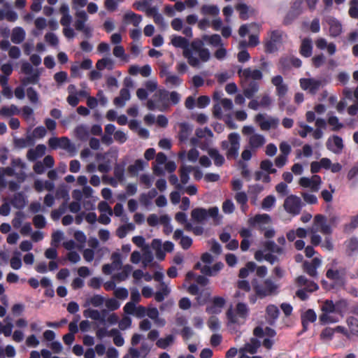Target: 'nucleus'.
Listing matches in <instances>:
<instances>
[{
  "mask_svg": "<svg viewBox=\"0 0 358 358\" xmlns=\"http://www.w3.org/2000/svg\"><path fill=\"white\" fill-rule=\"evenodd\" d=\"M182 55L192 67H198L201 63H206L210 58L209 50L204 47L203 41L199 38L192 41L189 48Z\"/></svg>",
  "mask_w": 358,
  "mask_h": 358,
  "instance_id": "1",
  "label": "nucleus"
},
{
  "mask_svg": "<svg viewBox=\"0 0 358 358\" xmlns=\"http://www.w3.org/2000/svg\"><path fill=\"white\" fill-rule=\"evenodd\" d=\"M311 234L310 242L313 245H318L322 243V236L318 234L320 232L323 235H331L333 232L332 227L327 223V217L317 214L314 217L312 227L308 229Z\"/></svg>",
  "mask_w": 358,
  "mask_h": 358,
  "instance_id": "2",
  "label": "nucleus"
},
{
  "mask_svg": "<svg viewBox=\"0 0 358 358\" xmlns=\"http://www.w3.org/2000/svg\"><path fill=\"white\" fill-rule=\"evenodd\" d=\"M341 302L334 303L331 300L324 301L321 306L322 313L319 317L320 321L323 324L338 322L341 316Z\"/></svg>",
  "mask_w": 358,
  "mask_h": 358,
  "instance_id": "3",
  "label": "nucleus"
},
{
  "mask_svg": "<svg viewBox=\"0 0 358 358\" xmlns=\"http://www.w3.org/2000/svg\"><path fill=\"white\" fill-rule=\"evenodd\" d=\"M147 107L150 110H166L169 107V91L159 90L147 102Z\"/></svg>",
  "mask_w": 358,
  "mask_h": 358,
  "instance_id": "4",
  "label": "nucleus"
},
{
  "mask_svg": "<svg viewBox=\"0 0 358 358\" xmlns=\"http://www.w3.org/2000/svg\"><path fill=\"white\" fill-rule=\"evenodd\" d=\"M241 136L238 133L232 132L229 134L228 140L222 142V148L226 150L228 159H236L238 156Z\"/></svg>",
  "mask_w": 358,
  "mask_h": 358,
  "instance_id": "5",
  "label": "nucleus"
},
{
  "mask_svg": "<svg viewBox=\"0 0 358 358\" xmlns=\"http://www.w3.org/2000/svg\"><path fill=\"white\" fill-rule=\"evenodd\" d=\"M253 288L257 296L263 299L266 296L276 295L278 293L279 285L268 278L262 283H256L253 285Z\"/></svg>",
  "mask_w": 358,
  "mask_h": 358,
  "instance_id": "6",
  "label": "nucleus"
},
{
  "mask_svg": "<svg viewBox=\"0 0 358 358\" xmlns=\"http://www.w3.org/2000/svg\"><path fill=\"white\" fill-rule=\"evenodd\" d=\"M59 12L62 15L60 24L63 27V34L68 39H73L76 36L74 29L71 27L72 16L69 13V7L66 3H62L59 8Z\"/></svg>",
  "mask_w": 358,
  "mask_h": 358,
  "instance_id": "7",
  "label": "nucleus"
},
{
  "mask_svg": "<svg viewBox=\"0 0 358 358\" xmlns=\"http://www.w3.org/2000/svg\"><path fill=\"white\" fill-rule=\"evenodd\" d=\"M255 131V129L252 126H244L242 129V133L244 135L249 136L248 144L250 148L256 151L266 143V138L262 134Z\"/></svg>",
  "mask_w": 358,
  "mask_h": 358,
  "instance_id": "8",
  "label": "nucleus"
},
{
  "mask_svg": "<svg viewBox=\"0 0 358 358\" xmlns=\"http://www.w3.org/2000/svg\"><path fill=\"white\" fill-rule=\"evenodd\" d=\"M18 169H25L26 164L20 158L13 159L11 166L0 167V187H7L8 182L6 176H14Z\"/></svg>",
  "mask_w": 358,
  "mask_h": 358,
  "instance_id": "9",
  "label": "nucleus"
},
{
  "mask_svg": "<svg viewBox=\"0 0 358 358\" xmlns=\"http://www.w3.org/2000/svg\"><path fill=\"white\" fill-rule=\"evenodd\" d=\"M227 318L231 323H243L249 314V308L246 303H238L235 309L231 308L227 311Z\"/></svg>",
  "mask_w": 358,
  "mask_h": 358,
  "instance_id": "10",
  "label": "nucleus"
},
{
  "mask_svg": "<svg viewBox=\"0 0 358 358\" xmlns=\"http://www.w3.org/2000/svg\"><path fill=\"white\" fill-rule=\"evenodd\" d=\"M49 146L54 150L61 148L66 150L72 156L76 153V147L68 137H52L48 140Z\"/></svg>",
  "mask_w": 358,
  "mask_h": 358,
  "instance_id": "11",
  "label": "nucleus"
},
{
  "mask_svg": "<svg viewBox=\"0 0 358 358\" xmlns=\"http://www.w3.org/2000/svg\"><path fill=\"white\" fill-rule=\"evenodd\" d=\"M219 209L217 207H212L208 210L203 208H196L192 210L191 215L193 220L198 223H203L208 217H216L218 215Z\"/></svg>",
  "mask_w": 358,
  "mask_h": 358,
  "instance_id": "12",
  "label": "nucleus"
},
{
  "mask_svg": "<svg viewBox=\"0 0 358 358\" xmlns=\"http://www.w3.org/2000/svg\"><path fill=\"white\" fill-rule=\"evenodd\" d=\"M255 121L259 124L262 131H268L271 129H276L280 123L278 117L267 115L264 113H259L255 117Z\"/></svg>",
  "mask_w": 358,
  "mask_h": 358,
  "instance_id": "13",
  "label": "nucleus"
},
{
  "mask_svg": "<svg viewBox=\"0 0 358 358\" xmlns=\"http://www.w3.org/2000/svg\"><path fill=\"white\" fill-rule=\"evenodd\" d=\"M283 206L287 213L295 216L300 213L303 203L300 197L290 195L285 199Z\"/></svg>",
  "mask_w": 358,
  "mask_h": 358,
  "instance_id": "14",
  "label": "nucleus"
},
{
  "mask_svg": "<svg viewBox=\"0 0 358 358\" xmlns=\"http://www.w3.org/2000/svg\"><path fill=\"white\" fill-rule=\"evenodd\" d=\"M77 19L74 22V27L76 30L82 31L87 37L92 35V28L86 24L88 20V15L85 10H78L76 13Z\"/></svg>",
  "mask_w": 358,
  "mask_h": 358,
  "instance_id": "15",
  "label": "nucleus"
},
{
  "mask_svg": "<svg viewBox=\"0 0 358 358\" xmlns=\"http://www.w3.org/2000/svg\"><path fill=\"white\" fill-rule=\"evenodd\" d=\"M238 74L243 83H246L250 80L255 82L262 80L263 78L261 70L252 68L240 69L238 71Z\"/></svg>",
  "mask_w": 358,
  "mask_h": 358,
  "instance_id": "16",
  "label": "nucleus"
},
{
  "mask_svg": "<svg viewBox=\"0 0 358 358\" xmlns=\"http://www.w3.org/2000/svg\"><path fill=\"white\" fill-rule=\"evenodd\" d=\"M159 75L164 79V83L169 87H179L182 81L178 76L169 71L166 66L162 67Z\"/></svg>",
  "mask_w": 358,
  "mask_h": 358,
  "instance_id": "17",
  "label": "nucleus"
},
{
  "mask_svg": "<svg viewBox=\"0 0 358 358\" xmlns=\"http://www.w3.org/2000/svg\"><path fill=\"white\" fill-rule=\"evenodd\" d=\"M299 83L303 90H308L313 94H315L324 85L322 80L315 78H301Z\"/></svg>",
  "mask_w": 358,
  "mask_h": 358,
  "instance_id": "18",
  "label": "nucleus"
},
{
  "mask_svg": "<svg viewBox=\"0 0 358 358\" xmlns=\"http://www.w3.org/2000/svg\"><path fill=\"white\" fill-rule=\"evenodd\" d=\"M299 184L304 188H308L312 192H317L320 189L322 179L317 175H313L310 178L302 177L299 179Z\"/></svg>",
  "mask_w": 358,
  "mask_h": 358,
  "instance_id": "19",
  "label": "nucleus"
},
{
  "mask_svg": "<svg viewBox=\"0 0 358 358\" xmlns=\"http://www.w3.org/2000/svg\"><path fill=\"white\" fill-rule=\"evenodd\" d=\"M282 32L280 30H273L270 32L268 39L266 41V50L269 52L275 51L278 45L281 43Z\"/></svg>",
  "mask_w": 358,
  "mask_h": 358,
  "instance_id": "20",
  "label": "nucleus"
},
{
  "mask_svg": "<svg viewBox=\"0 0 358 358\" xmlns=\"http://www.w3.org/2000/svg\"><path fill=\"white\" fill-rule=\"evenodd\" d=\"M326 146L334 154L339 155L342 152L344 144L341 137L333 135L327 139Z\"/></svg>",
  "mask_w": 358,
  "mask_h": 358,
  "instance_id": "21",
  "label": "nucleus"
},
{
  "mask_svg": "<svg viewBox=\"0 0 358 358\" xmlns=\"http://www.w3.org/2000/svg\"><path fill=\"white\" fill-rule=\"evenodd\" d=\"M108 315V311L106 310H102L99 311L98 310L88 308L84 310L83 315L86 318H90L95 321H99L100 323L101 322H104L105 317H106Z\"/></svg>",
  "mask_w": 358,
  "mask_h": 358,
  "instance_id": "22",
  "label": "nucleus"
},
{
  "mask_svg": "<svg viewBox=\"0 0 358 358\" xmlns=\"http://www.w3.org/2000/svg\"><path fill=\"white\" fill-rule=\"evenodd\" d=\"M303 0H294L293 2L292 9L287 15L284 20L285 24H289L290 22L299 15L303 10Z\"/></svg>",
  "mask_w": 358,
  "mask_h": 358,
  "instance_id": "23",
  "label": "nucleus"
},
{
  "mask_svg": "<svg viewBox=\"0 0 358 358\" xmlns=\"http://www.w3.org/2000/svg\"><path fill=\"white\" fill-rule=\"evenodd\" d=\"M271 218L268 214H259L255 215L250 220L252 225H257L261 230L265 229L266 225L270 224Z\"/></svg>",
  "mask_w": 358,
  "mask_h": 358,
  "instance_id": "24",
  "label": "nucleus"
},
{
  "mask_svg": "<svg viewBox=\"0 0 358 358\" xmlns=\"http://www.w3.org/2000/svg\"><path fill=\"white\" fill-rule=\"evenodd\" d=\"M187 291L189 294L197 296L196 301L199 304L205 303L210 297L209 292H199V287L195 284L190 285L187 288Z\"/></svg>",
  "mask_w": 358,
  "mask_h": 358,
  "instance_id": "25",
  "label": "nucleus"
},
{
  "mask_svg": "<svg viewBox=\"0 0 358 358\" xmlns=\"http://www.w3.org/2000/svg\"><path fill=\"white\" fill-rule=\"evenodd\" d=\"M345 272L344 269H332L329 268L327 271V277L329 280L334 281L338 285H343L344 283Z\"/></svg>",
  "mask_w": 358,
  "mask_h": 358,
  "instance_id": "26",
  "label": "nucleus"
},
{
  "mask_svg": "<svg viewBox=\"0 0 358 358\" xmlns=\"http://www.w3.org/2000/svg\"><path fill=\"white\" fill-rule=\"evenodd\" d=\"M146 316L153 320L154 323L158 327H164L166 324L165 319L159 317V313L157 308L149 306L147 308Z\"/></svg>",
  "mask_w": 358,
  "mask_h": 358,
  "instance_id": "27",
  "label": "nucleus"
},
{
  "mask_svg": "<svg viewBox=\"0 0 358 358\" xmlns=\"http://www.w3.org/2000/svg\"><path fill=\"white\" fill-rule=\"evenodd\" d=\"M266 250H257L255 254V258L258 262H262L263 260H266V262L271 263V264H275L278 262V258L275 255L272 254L270 252H266Z\"/></svg>",
  "mask_w": 358,
  "mask_h": 358,
  "instance_id": "28",
  "label": "nucleus"
},
{
  "mask_svg": "<svg viewBox=\"0 0 358 358\" xmlns=\"http://www.w3.org/2000/svg\"><path fill=\"white\" fill-rule=\"evenodd\" d=\"M272 84L276 88V93L279 96H283L287 92V86L283 82V78L281 76H276L271 79Z\"/></svg>",
  "mask_w": 358,
  "mask_h": 358,
  "instance_id": "29",
  "label": "nucleus"
},
{
  "mask_svg": "<svg viewBox=\"0 0 358 358\" xmlns=\"http://www.w3.org/2000/svg\"><path fill=\"white\" fill-rule=\"evenodd\" d=\"M171 43L177 48H181L183 50V52L185 50L188 49L190 45V43L189 39L185 37H182L180 36L173 35L171 38Z\"/></svg>",
  "mask_w": 358,
  "mask_h": 358,
  "instance_id": "30",
  "label": "nucleus"
},
{
  "mask_svg": "<svg viewBox=\"0 0 358 358\" xmlns=\"http://www.w3.org/2000/svg\"><path fill=\"white\" fill-rule=\"evenodd\" d=\"M46 151L45 145L43 144L38 145L35 148L30 149L27 152V159L30 161H35L38 158L43 157Z\"/></svg>",
  "mask_w": 358,
  "mask_h": 358,
  "instance_id": "31",
  "label": "nucleus"
},
{
  "mask_svg": "<svg viewBox=\"0 0 358 358\" xmlns=\"http://www.w3.org/2000/svg\"><path fill=\"white\" fill-rule=\"evenodd\" d=\"M327 23L329 26V34L332 37H336L342 32V25L334 17H329Z\"/></svg>",
  "mask_w": 358,
  "mask_h": 358,
  "instance_id": "32",
  "label": "nucleus"
},
{
  "mask_svg": "<svg viewBox=\"0 0 358 358\" xmlns=\"http://www.w3.org/2000/svg\"><path fill=\"white\" fill-rule=\"evenodd\" d=\"M317 319L315 312L312 309H308L301 315L302 324L304 330L308 328L310 323L314 322Z\"/></svg>",
  "mask_w": 358,
  "mask_h": 358,
  "instance_id": "33",
  "label": "nucleus"
},
{
  "mask_svg": "<svg viewBox=\"0 0 358 358\" xmlns=\"http://www.w3.org/2000/svg\"><path fill=\"white\" fill-rule=\"evenodd\" d=\"M130 98L131 94L128 88H122L120 92V96L115 98L114 104L118 107H123Z\"/></svg>",
  "mask_w": 358,
  "mask_h": 358,
  "instance_id": "34",
  "label": "nucleus"
},
{
  "mask_svg": "<svg viewBox=\"0 0 358 358\" xmlns=\"http://www.w3.org/2000/svg\"><path fill=\"white\" fill-rule=\"evenodd\" d=\"M223 266L224 264L222 262H217L213 266L209 265H204L202 268H201V272L206 275L215 276L220 270H222Z\"/></svg>",
  "mask_w": 358,
  "mask_h": 358,
  "instance_id": "35",
  "label": "nucleus"
},
{
  "mask_svg": "<svg viewBox=\"0 0 358 358\" xmlns=\"http://www.w3.org/2000/svg\"><path fill=\"white\" fill-rule=\"evenodd\" d=\"M121 268L122 270L120 272L113 275L112 278L114 280H117L118 282L124 281L128 278L133 270V267L129 264H126L123 266H122Z\"/></svg>",
  "mask_w": 358,
  "mask_h": 358,
  "instance_id": "36",
  "label": "nucleus"
},
{
  "mask_svg": "<svg viewBox=\"0 0 358 358\" xmlns=\"http://www.w3.org/2000/svg\"><path fill=\"white\" fill-rule=\"evenodd\" d=\"M124 20L126 23L132 24L134 27H138L142 21V16L129 10L124 15Z\"/></svg>",
  "mask_w": 358,
  "mask_h": 358,
  "instance_id": "37",
  "label": "nucleus"
},
{
  "mask_svg": "<svg viewBox=\"0 0 358 358\" xmlns=\"http://www.w3.org/2000/svg\"><path fill=\"white\" fill-rule=\"evenodd\" d=\"M203 43L206 42L209 45L213 46V47H220V46H224V43H222V40L220 35L218 34H213V35H207L203 34L201 37V39Z\"/></svg>",
  "mask_w": 358,
  "mask_h": 358,
  "instance_id": "38",
  "label": "nucleus"
},
{
  "mask_svg": "<svg viewBox=\"0 0 358 358\" xmlns=\"http://www.w3.org/2000/svg\"><path fill=\"white\" fill-rule=\"evenodd\" d=\"M259 346L260 341L256 338H252L243 348H240L239 352L245 351L250 354H255L257 352Z\"/></svg>",
  "mask_w": 358,
  "mask_h": 358,
  "instance_id": "39",
  "label": "nucleus"
},
{
  "mask_svg": "<svg viewBox=\"0 0 358 358\" xmlns=\"http://www.w3.org/2000/svg\"><path fill=\"white\" fill-rule=\"evenodd\" d=\"M20 110L14 104L10 106H4L0 108V115L4 117H12L15 115H18Z\"/></svg>",
  "mask_w": 358,
  "mask_h": 358,
  "instance_id": "40",
  "label": "nucleus"
},
{
  "mask_svg": "<svg viewBox=\"0 0 358 358\" xmlns=\"http://www.w3.org/2000/svg\"><path fill=\"white\" fill-rule=\"evenodd\" d=\"M34 188L38 192H41L44 189L52 191L55 188V184L48 180L43 181L41 180H36L34 182Z\"/></svg>",
  "mask_w": 358,
  "mask_h": 358,
  "instance_id": "41",
  "label": "nucleus"
},
{
  "mask_svg": "<svg viewBox=\"0 0 358 358\" xmlns=\"http://www.w3.org/2000/svg\"><path fill=\"white\" fill-rule=\"evenodd\" d=\"M266 317L270 322V324H273L278 319L280 311L278 308L275 305H268L266 307Z\"/></svg>",
  "mask_w": 358,
  "mask_h": 358,
  "instance_id": "42",
  "label": "nucleus"
},
{
  "mask_svg": "<svg viewBox=\"0 0 358 358\" xmlns=\"http://www.w3.org/2000/svg\"><path fill=\"white\" fill-rule=\"evenodd\" d=\"M313 45L312 41L310 38H305L302 41L300 53L305 57H309L312 55Z\"/></svg>",
  "mask_w": 358,
  "mask_h": 358,
  "instance_id": "43",
  "label": "nucleus"
},
{
  "mask_svg": "<svg viewBox=\"0 0 358 358\" xmlns=\"http://www.w3.org/2000/svg\"><path fill=\"white\" fill-rule=\"evenodd\" d=\"M259 86L257 82L250 81L247 87L243 89L244 96L248 99L252 98L259 91Z\"/></svg>",
  "mask_w": 358,
  "mask_h": 358,
  "instance_id": "44",
  "label": "nucleus"
},
{
  "mask_svg": "<svg viewBox=\"0 0 358 358\" xmlns=\"http://www.w3.org/2000/svg\"><path fill=\"white\" fill-rule=\"evenodd\" d=\"M25 38V31L22 27H15L13 29L11 34V41L13 43L19 44L22 43Z\"/></svg>",
  "mask_w": 358,
  "mask_h": 358,
  "instance_id": "45",
  "label": "nucleus"
},
{
  "mask_svg": "<svg viewBox=\"0 0 358 358\" xmlns=\"http://www.w3.org/2000/svg\"><path fill=\"white\" fill-rule=\"evenodd\" d=\"M74 133L79 139L85 140L90 135L89 127L86 124H79L75 128Z\"/></svg>",
  "mask_w": 358,
  "mask_h": 358,
  "instance_id": "46",
  "label": "nucleus"
},
{
  "mask_svg": "<svg viewBox=\"0 0 358 358\" xmlns=\"http://www.w3.org/2000/svg\"><path fill=\"white\" fill-rule=\"evenodd\" d=\"M179 138L181 141L187 140L192 131V127L187 123L182 122L179 124Z\"/></svg>",
  "mask_w": 358,
  "mask_h": 358,
  "instance_id": "47",
  "label": "nucleus"
},
{
  "mask_svg": "<svg viewBox=\"0 0 358 358\" xmlns=\"http://www.w3.org/2000/svg\"><path fill=\"white\" fill-rule=\"evenodd\" d=\"M265 250L271 252L272 254L282 255L284 252V249L278 246L273 241H267L264 243Z\"/></svg>",
  "mask_w": 358,
  "mask_h": 358,
  "instance_id": "48",
  "label": "nucleus"
},
{
  "mask_svg": "<svg viewBox=\"0 0 358 358\" xmlns=\"http://www.w3.org/2000/svg\"><path fill=\"white\" fill-rule=\"evenodd\" d=\"M112 263L109 264L113 271L119 270L122 268L123 257L120 252L117 251L112 254L111 257Z\"/></svg>",
  "mask_w": 358,
  "mask_h": 358,
  "instance_id": "49",
  "label": "nucleus"
},
{
  "mask_svg": "<svg viewBox=\"0 0 358 358\" xmlns=\"http://www.w3.org/2000/svg\"><path fill=\"white\" fill-rule=\"evenodd\" d=\"M157 195V192L155 189H150L146 194H142L140 196L141 203L148 207L152 203V199H154Z\"/></svg>",
  "mask_w": 358,
  "mask_h": 358,
  "instance_id": "50",
  "label": "nucleus"
},
{
  "mask_svg": "<svg viewBox=\"0 0 358 358\" xmlns=\"http://www.w3.org/2000/svg\"><path fill=\"white\" fill-rule=\"evenodd\" d=\"M280 63L284 67H288L289 66V64H291L293 66L297 67V68L300 67L302 64L300 59L295 57L294 56H289V57L281 59Z\"/></svg>",
  "mask_w": 358,
  "mask_h": 358,
  "instance_id": "51",
  "label": "nucleus"
},
{
  "mask_svg": "<svg viewBox=\"0 0 358 358\" xmlns=\"http://www.w3.org/2000/svg\"><path fill=\"white\" fill-rule=\"evenodd\" d=\"M113 66L114 62L112 59L109 57H106L99 59L96 64V67L99 71H102L106 68L109 70H111L113 69Z\"/></svg>",
  "mask_w": 358,
  "mask_h": 358,
  "instance_id": "52",
  "label": "nucleus"
},
{
  "mask_svg": "<svg viewBox=\"0 0 358 358\" xmlns=\"http://www.w3.org/2000/svg\"><path fill=\"white\" fill-rule=\"evenodd\" d=\"M263 189V186L259 184L252 185L248 187V193L249 194L252 195L251 197L252 203L256 204V201L257 200V194H259Z\"/></svg>",
  "mask_w": 358,
  "mask_h": 358,
  "instance_id": "53",
  "label": "nucleus"
},
{
  "mask_svg": "<svg viewBox=\"0 0 358 358\" xmlns=\"http://www.w3.org/2000/svg\"><path fill=\"white\" fill-rule=\"evenodd\" d=\"M21 113L22 117L28 122L34 124L35 118L34 116V110L28 106H24L21 109Z\"/></svg>",
  "mask_w": 358,
  "mask_h": 358,
  "instance_id": "54",
  "label": "nucleus"
},
{
  "mask_svg": "<svg viewBox=\"0 0 358 358\" xmlns=\"http://www.w3.org/2000/svg\"><path fill=\"white\" fill-rule=\"evenodd\" d=\"M11 202L12 205L17 209H22L27 203L26 199L22 193L15 194Z\"/></svg>",
  "mask_w": 358,
  "mask_h": 358,
  "instance_id": "55",
  "label": "nucleus"
},
{
  "mask_svg": "<svg viewBox=\"0 0 358 358\" xmlns=\"http://www.w3.org/2000/svg\"><path fill=\"white\" fill-rule=\"evenodd\" d=\"M201 13L204 15L217 16L220 13V8L215 5H203L201 8Z\"/></svg>",
  "mask_w": 358,
  "mask_h": 358,
  "instance_id": "56",
  "label": "nucleus"
},
{
  "mask_svg": "<svg viewBox=\"0 0 358 358\" xmlns=\"http://www.w3.org/2000/svg\"><path fill=\"white\" fill-rule=\"evenodd\" d=\"M145 164L146 163L142 159H137L134 164H131L128 167V171L131 175L136 176L138 172L143 170Z\"/></svg>",
  "mask_w": 358,
  "mask_h": 358,
  "instance_id": "57",
  "label": "nucleus"
},
{
  "mask_svg": "<svg viewBox=\"0 0 358 358\" xmlns=\"http://www.w3.org/2000/svg\"><path fill=\"white\" fill-rule=\"evenodd\" d=\"M209 156L213 159L214 164L217 166H222L224 162V157L220 155L216 149H209L208 151Z\"/></svg>",
  "mask_w": 358,
  "mask_h": 358,
  "instance_id": "58",
  "label": "nucleus"
},
{
  "mask_svg": "<svg viewBox=\"0 0 358 358\" xmlns=\"http://www.w3.org/2000/svg\"><path fill=\"white\" fill-rule=\"evenodd\" d=\"M135 228L133 223L122 225L117 229V235L120 238H124L129 232L134 231Z\"/></svg>",
  "mask_w": 358,
  "mask_h": 358,
  "instance_id": "59",
  "label": "nucleus"
},
{
  "mask_svg": "<svg viewBox=\"0 0 358 358\" xmlns=\"http://www.w3.org/2000/svg\"><path fill=\"white\" fill-rule=\"evenodd\" d=\"M10 265L14 270H19L22 267L21 253L19 251L14 252L13 256L10 260Z\"/></svg>",
  "mask_w": 358,
  "mask_h": 358,
  "instance_id": "60",
  "label": "nucleus"
},
{
  "mask_svg": "<svg viewBox=\"0 0 358 358\" xmlns=\"http://www.w3.org/2000/svg\"><path fill=\"white\" fill-rule=\"evenodd\" d=\"M27 76L22 80V84L24 86H27L29 84H37L39 81L40 73L36 71L32 73L31 75H27Z\"/></svg>",
  "mask_w": 358,
  "mask_h": 358,
  "instance_id": "61",
  "label": "nucleus"
},
{
  "mask_svg": "<svg viewBox=\"0 0 358 358\" xmlns=\"http://www.w3.org/2000/svg\"><path fill=\"white\" fill-rule=\"evenodd\" d=\"M18 15L16 12L13 10H6L0 9V20L6 19L10 22H15L17 20Z\"/></svg>",
  "mask_w": 358,
  "mask_h": 358,
  "instance_id": "62",
  "label": "nucleus"
},
{
  "mask_svg": "<svg viewBox=\"0 0 358 358\" xmlns=\"http://www.w3.org/2000/svg\"><path fill=\"white\" fill-rule=\"evenodd\" d=\"M175 337L169 334L165 338H161L157 340L156 345L162 349H166L174 342Z\"/></svg>",
  "mask_w": 358,
  "mask_h": 358,
  "instance_id": "63",
  "label": "nucleus"
},
{
  "mask_svg": "<svg viewBox=\"0 0 358 358\" xmlns=\"http://www.w3.org/2000/svg\"><path fill=\"white\" fill-rule=\"evenodd\" d=\"M345 245L350 254L358 252V239L357 238H351L345 241Z\"/></svg>",
  "mask_w": 358,
  "mask_h": 358,
  "instance_id": "64",
  "label": "nucleus"
}]
</instances>
